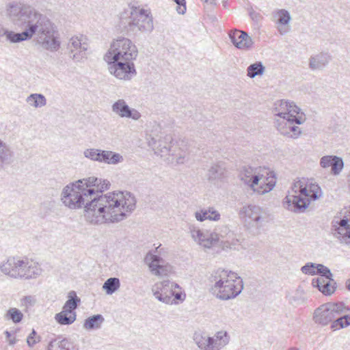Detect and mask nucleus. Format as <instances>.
<instances>
[{
	"instance_id": "f257e3e1",
	"label": "nucleus",
	"mask_w": 350,
	"mask_h": 350,
	"mask_svg": "<svg viewBox=\"0 0 350 350\" xmlns=\"http://www.w3.org/2000/svg\"><path fill=\"white\" fill-rule=\"evenodd\" d=\"M107 179L90 176L66 185L61 194L62 203L71 209L84 207L87 222L99 225L126 219L136 207L135 196L128 191L96 195L109 189Z\"/></svg>"
},
{
	"instance_id": "f03ea898",
	"label": "nucleus",
	"mask_w": 350,
	"mask_h": 350,
	"mask_svg": "<svg viewBox=\"0 0 350 350\" xmlns=\"http://www.w3.org/2000/svg\"><path fill=\"white\" fill-rule=\"evenodd\" d=\"M137 55L135 44L127 38L119 37L111 43L104 59L111 75L118 79L129 81L137 74L133 61Z\"/></svg>"
},
{
	"instance_id": "7ed1b4c3",
	"label": "nucleus",
	"mask_w": 350,
	"mask_h": 350,
	"mask_svg": "<svg viewBox=\"0 0 350 350\" xmlns=\"http://www.w3.org/2000/svg\"><path fill=\"white\" fill-rule=\"evenodd\" d=\"M5 14L16 27L25 29L31 39L33 36H39L53 24L33 5L21 1L6 3Z\"/></svg>"
},
{
	"instance_id": "20e7f679",
	"label": "nucleus",
	"mask_w": 350,
	"mask_h": 350,
	"mask_svg": "<svg viewBox=\"0 0 350 350\" xmlns=\"http://www.w3.org/2000/svg\"><path fill=\"white\" fill-rule=\"evenodd\" d=\"M120 28L129 36L150 33L154 29L151 12L144 8L132 7L120 15Z\"/></svg>"
},
{
	"instance_id": "39448f33",
	"label": "nucleus",
	"mask_w": 350,
	"mask_h": 350,
	"mask_svg": "<svg viewBox=\"0 0 350 350\" xmlns=\"http://www.w3.org/2000/svg\"><path fill=\"white\" fill-rule=\"evenodd\" d=\"M214 284L210 293L220 300H229L237 297L243 289V282L236 273L225 269H218L211 277Z\"/></svg>"
},
{
	"instance_id": "423d86ee",
	"label": "nucleus",
	"mask_w": 350,
	"mask_h": 350,
	"mask_svg": "<svg viewBox=\"0 0 350 350\" xmlns=\"http://www.w3.org/2000/svg\"><path fill=\"white\" fill-rule=\"evenodd\" d=\"M241 180L254 192L258 194L269 193L275 186V174L268 169L243 166L239 173Z\"/></svg>"
},
{
	"instance_id": "0eeeda50",
	"label": "nucleus",
	"mask_w": 350,
	"mask_h": 350,
	"mask_svg": "<svg viewBox=\"0 0 350 350\" xmlns=\"http://www.w3.org/2000/svg\"><path fill=\"white\" fill-rule=\"evenodd\" d=\"M291 193L283 199V207L295 213H304L306 209V183L304 179L293 183Z\"/></svg>"
},
{
	"instance_id": "6e6552de",
	"label": "nucleus",
	"mask_w": 350,
	"mask_h": 350,
	"mask_svg": "<svg viewBox=\"0 0 350 350\" xmlns=\"http://www.w3.org/2000/svg\"><path fill=\"white\" fill-rule=\"evenodd\" d=\"M348 312H350V308L343 302H328L315 310L313 318L317 323L326 325L332 323L338 315Z\"/></svg>"
},
{
	"instance_id": "1a4fd4ad",
	"label": "nucleus",
	"mask_w": 350,
	"mask_h": 350,
	"mask_svg": "<svg viewBox=\"0 0 350 350\" xmlns=\"http://www.w3.org/2000/svg\"><path fill=\"white\" fill-rule=\"evenodd\" d=\"M301 123V118L298 115L274 118V124L277 130L280 134L290 137H297L299 135L301 130L297 124Z\"/></svg>"
},
{
	"instance_id": "9d476101",
	"label": "nucleus",
	"mask_w": 350,
	"mask_h": 350,
	"mask_svg": "<svg viewBox=\"0 0 350 350\" xmlns=\"http://www.w3.org/2000/svg\"><path fill=\"white\" fill-rule=\"evenodd\" d=\"M230 342L226 331L217 332L213 336H201L196 343L201 350H220Z\"/></svg>"
},
{
	"instance_id": "9b49d317",
	"label": "nucleus",
	"mask_w": 350,
	"mask_h": 350,
	"mask_svg": "<svg viewBox=\"0 0 350 350\" xmlns=\"http://www.w3.org/2000/svg\"><path fill=\"white\" fill-rule=\"evenodd\" d=\"M148 141V146L153 149L156 154L161 157L170 155L174 145L172 135L164 133H161L156 136L150 135Z\"/></svg>"
},
{
	"instance_id": "f8f14e48",
	"label": "nucleus",
	"mask_w": 350,
	"mask_h": 350,
	"mask_svg": "<svg viewBox=\"0 0 350 350\" xmlns=\"http://www.w3.org/2000/svg\"><path fill=\"white\" fill-rule=\"evenodd\" d=\"M88 38L83 36L72 37L67 44L70 58L76 62H80L88 57L89 43Z\"/></svg>"
},
{
	"instance_id": "ddd939ff",
	"label": "nucleus",
	"mask_w": 350,
	"mask_h": 350,
	"mask_svg": "<svg viewBox=\"0 0 350 350\" xmlns=\"http://www.w3.org/2000/svg\"><path fill=\"white\" fill-rule=\"evenodd\" d=\"M209 233L208 232H204L200 229L193 228H191L190 232L192 238L201 246L206 248H211L213 245L216 244L220 237L224 238L225 235H228V229L224 227V231H219Z\"/></svg>"
},
{
	"instance_id": "4468645a",
	"label": "nucleus",
	"mask_w": 350,
	"mask_h": 350,
	"mask_svg": "<svg viewBox=\"0 0 350 350\" xmlns=\"http://www.w3.org/2000/svg\"><path fill=\"white\" fill-rule=\"evenodd\" d=\"M243 213L245 221L257 228L268 222L269 218V211L256 205H249L244 207Z\"/></svg>"
},
{
	"instance_id": "2eb2a0df",
	"label": "nucleus",
	"mask_w": 350,
	"mask_h": 350,
	"mask_svg": "<svg viewBox=\"0 0 350 350\" xmlns=\"http://www.w3.org/2000/svg\"><path fill=\"white\" fill-rule=\"evenodd\" d=\"M180 288L179 285L170 280L156 283L152 287L153 295L161 302L166 304L175 303L173 299V290Z\"/></svg>"
},
{
	"instance_id": "dca6fc26",
	"label": "nucleus",
	"mask_w": 350,
	"mask_h": 350,
	"mask_svg": "<svg viewBox=\"0 0 350 350\" xmlns=\"http://www.w3.org/2000/svg\"><path fill=\"white\" fill-rule=\"evenodd\" d=\"M38 42L46 50L57 51L60 47V41L54 24L37 37Z\"/></svg>"
},
{
	"instance_id": "f3484780",
	"label": "nucleus",
	"mask_w": 350,
	"mask_h": 350,
	"mask_svg": "<svg viewBox=\"0 0 350 350\" xmlns=\"http://www.w3.org/2000/svg\"><path fill=\"white\" fill-rule=\"evenodd\" d=\"M151 273L156 276L167 275L171 271V266L165 264L164 260L157 255L148 252L145 258Z\"/></svg>"
},
{
	"instance_id": "a211bd4d",
	"label": "nucleus",
	"mask_w": 350,
	"mask_h": 350,
	"mask_svg": "<svg viewBox=\"0 0 350 350\" xmlns=\"http://www.w3.org/2000/svg\"><path fill=\"white\" fill-rule=\"evenodd\" d=\"M112 111L122 118H128L137 121L142 117L141 113L135 108L130 107L124 99H119L111 105Z\"/></svg>"
},
{
	"instance_id": "6ab92c4d",
	"label": "nucleus",
	"mask_w": 350,
	"mask_h": 350,
	"mask_svg": "<svg viewBox=\"0 0 350 350\" xmlns=\"http://www.w3.org/2000/svg\"><path fill=\"white\" fill-rule=\"evenodd\" d=\"M229 38L232 43L239 49L248 51L254 45L253 39L247 32L234 29L229 33Z\"/></svg>"
},
{
	"instance_id": "aec40b11",
	"label": "nucleus",
	"mask_w": 350,
	"mask_h": 350,
	"mask_svg": "<svg viewBox=\"0 0 350 350\" xmlns=\"http://www.w3.org/2000/svg\"><path fill=\"white\" fill-rule=\"evenodd\" d=\"M272 111L275 118L295 116L299 115L300 109L293 102L280 100L274 103Z\"/></svg>"
},
{
	"instance_id": "412c9836",
	"label": "nucleus",
	"mask_w": 350,
	"mask_h": 350,
	"mask_svg": "<svg viewBox=\"0 0 350 350\" xmlns=\"http://www.w3.org/2000/svg\"><path fill=\"white\" fill-rule=\"evenodd\" d=\"M23 264L18 279H35L42 274V269L38 262L24 258Z\"/></svg>"
},
{
	"instance_id": "4be33fe9",
	"label": "nucleus",
	"mask_w": 350,
	"mask_h": 350,
	"mask_svg": "<svg viewBox=\"0 0 350 350\" xmlns=\"http://www.w3.org/2000/svg\"><path fill=\"white\" fill-rule=\"evenodd\" d=\"M334 234L341 241L350 244V206L338 226L335 227Z\"/></svg>"
},
{
	"instance_id": "5701e85b",
	"label": "nucleus",
	"mask_w": 350,
	"mask_h": 350,
	"mask_svg": "<svg viewBox=\"0 0 350 350\" xmlns=\"http://www.w3.org/2000/svg\"><path fill=\"white\" fill-rule=\"evenodd\" d=\"M320 165L323 168L331 167V172L338 175L344 167V162L341 157L335 155L323 156L320 159Z\"/></svg>"
},
{
	"instance_id": "b1692460",
	"label": "nucleus",
	"mask_w": 350,
	"mask_h": 350,
	"mask_svg": "<svg viewBox=\"0 0 350 350\" xmlns=\"http://www.w3.org/2000/svg\"><path fill=\"white\" fill-rule=\"evenodd\" d=\"M273 21L278 25V30L283 35L288 31V23L291 19L289 12L284 9L278 10L272 14Z\"/></svg>"
},
{
	"instance_id": "393cba45",
	"label": "nucleus",
	"mask_w": 350,
	"mask_h": 350,
	"mask_svg": "<svg viewBox=\"0 0 350 350\" xmlns=\"http://www.w3.org/2000/svg\"><path fill=\"white\" fill-rule=\"evenodd\" d=\"M311 284L313 287L317 288L324 295H331L336 288V282L331 277V279L323 278H314L312 280Z\"/></svg>"
},
{
	"instance_id": "a878e982",
	"label": "nucleus",
	"mask_w": 350,
	"mask_h": 350,
	"mask_svg": "<svg viewBox=\"0 0 350 350\" xmlns=\"http://www.w3.org/2000/svg\"><path fill=\"white\" fill-rule=\"evenodd\" d=\"M226 171V167L224 163H214L208 170L206 174L207 179L211 183L221 180L225 176Z\"/></svg>"
},
{
	"instance_id": "bb28decb",
	"label": "nucleus",
	"mask_w": 350,
	"mask_h": 350,
	"mask_svg": "<svg viewBox=\"0 0 350 350\" xmlns=\"http://www.w3.org/2000/svg\"><path fill=\"white\" fill-rule=\"evenodd\" d=\"M331 55L328 53H320L310 58L309 67L312 70L323 69L330 62Z\"/></svg>"
},
{
	"instance_id": "cd10ccee",
	"label": "nucleus",
	"mask_w": 350,
	"mask_h": 350,
	"mask_svg": "<svg viewBox=\"0 0 350 350\" xmlns=\"http://www.w3.org/2000/svg\"><path fill=\"white\" fill-rule=\"evenodd\" d=\"M308 275H319L318 278L331 279L333 276L330 269L322 264L308 262Z\"/></svg>"
},
{
	"instance_id": "c85d7f7f",
	"label": "nucleus",
	"mask_w": 350,
	"mask_h": 350,
	"mask_svg": "<svg viewBox=\"0 0 350 350\" xmlns=\"http://www.w3.org/2000/svg\"><path fill=\"white\" fill-rule=\"evenodd\" d=\"M16 265V257L10 256L6 259V260L2 262L0 265L1 271L12 278L16 279L17 269Z\"/></svg>"
},
{
	"instance_id": "c756f323",
	"label": "nucleus",
	"mask_w": 350,
	"mask_h": 350,
	"mask_svg": "<svg viewBox=\"0 0 350 350\" xmlns=\"http://www.w3.org/2000/svg\"><path fill=\"white\" fill-rule=\"evenodd\" d=\"M124 161L123 157L118 152L101 150L100 163L108 165H117Z\"/></svg>"
},
{
	"instance_id": "7c9ffc66",
	"label": "nucleus",
	"mask_w": 350,
	"mask_h": 350,
	"mask_svg": "<svg viewBox=\"0 0 350 350\" xmlns=\"http://www.w3.org/2000/svg\"><path fill=\"white\" fill-rule=\"evenodd\" d=\"M167 157L166 160L171 163L175 162L176 164H183L187 161L186 151L175 144L172 147L170 155Z\"/></svg>"
},
{
	"instance_id": "2f4dec72",
	"label": "nucleus",
	"mask_w": 350,
	"mask_h": 350,
	"mask_svg": "<svg viewBox=\"0 0 350 350\" xmlns=\"http://www.w3.org/2000/svg\"><path fill=\"white\" fill-rule=\"evenodd\" d=\"M81 299L77 297V293L74 291H71L68 294V300L63 306L64 312L68 313H76L75 310L77 308Z\"/></svg>"
},
{
	"instance_id": "473e14b6",
	"label": "nucleus",
	"mask_w": 350,
	"mask_h": 350,
	"mask_svg": "<svg viewBox=\"0 0 350 350\" xmlns=\"http://www.w3.org/2000/svg\"><path fill=\"white\" fill-rule=\"evenodd\" d=\"M13 157V152L9 146L0 139V167L4 164L10 163Z\"/></svg>"
},
{
	"instance_id": "72a5a7b5",
	"label": "nucleus",
	"mask_w": 350,
	"mask_h": 350,
	"mask_svg": "<svg viewBox=\"0 0 350 350\" xmlns=\"http://www.w3.org/2000/svg\"><path fill=\"white\" fill-rule=\"evenodd\" d=\"M104 321L105 319L101 314L93 315L85 320L83 328L87 330L99 329Z\"/></svg>"
},
{
	"instance_id": "f704fd0d",
	"label": "nucleus",
	"mask_w": 350,
	"mask_h": 350,
	"mask_svg": "<svg viewBox=\"0 0 350 350\" xmlns=\"http://www.w3.org/2000/svg\"><path fill=\"white\" fill-rule=\"evenodd\" d=\"M323 195L322 190L318 184L309 183L308 180V207L311 201L319 199Z\"/></svg>"
},
{
	"instance_id": "c9c22d12",
	"label": "nucleus",
	"mask_w": 350,
	"mask_h": 350,
	"mask_svg": "<svg viewBox=\"0 0 350 350\" xmlns=\"http://www.w3.org/2000/svg\"><path fill=\"white\" fill-rule=\"evenodd\" d=\"M23 29L24 31L21 33H16L12 31H4L3 35L6 36V38L9 41L13 43L31 40V38L29 37L26 29Z\"/></svg>"
},
{
	"instance_id": "e433bc0d",
	"label": "nucleus",
	"mask_w": 350,
	"mask_h": 350,
	"mask_svg": "<svg viewBox=\"0 0 350 350\" xmlns=\"http://www.w3.org/2000/svg\"><path fill=\"white\" fill-rule=\"evenodd\" d=\"M76 313H68V312L62 311L56 314L55 316V321L60 325H71L76 321Z\"/></svg>"
},
{
	"instance_id": "4c0bfd02",
	"label": "nucleus",
	"mask_w": 350,
	"mask_h": 350,
	"mask_svg": "<svg viewBox=\"0 0 350 350\" xmlns=\"http://www.w3.org/2000/svg\"><path fill=\"white\" fill-rule=\"evenodd\" d=\"M47 350H75V347L67 339L53 340L49 342Z\"/></svg>"
},
{
	"instance_id": "58836bf2",
	"label": "nucleus",
	"mask_w": 350,
	"mask_h": 350,
	"mask_svg": "<svg viewBox=\"0 0 350 350\" xmlns=\"http://www.w3.org/2000/svg\"><path fill=\"white\" fill-rule=\"evenodd\" d=\"M339 317H337L331 324V328L337 330L347 327L350 325V314L347 312L342 313Z\"/></svg>"
},
{
	"instance_id": "ea45409f",
	"label": "nucleus",
	"mask_w": 350,
	"mask_h": 350,
	"mask_svg": "<svg viewBox=\"0 0 350 350\" xmlns=\"http://www.w3.org/2000/svg\"><path fill=\"white\" fill-rule=\"evenodd\" d=\"M27 103L36 108L42 107L46 105V99L41 94H31L27 99Z\"/></svg>"
},
{
	"instance_id": "a19ab883",
	"label": "nucleus",
	"mask_w": 350,
	"mask_h": 350,
	"mask_svg": "<svg viewBox=\"0 0 350 350\" xmlns=\"http://www.w3.org/2000/svg\"><path fill=\"white\" fill-rule=\"evenodd\" d=\"M120 286V282L118 278H110L104 282L103 288L107 295H112L119 289Z\"/></svg>"
},
{
	"instance_id": "79ce46f5",
	"label": "nucleus",
	"mask_w": 350,
	"mask_h": 350,
	"mask_svg": "<svg viewBox=\"0 0 350 350\" xmlns=\"http://www.w3.org/2000/svg\"><path fill=\"white\" fill-rule=\"evenodd\" d=\"M265 66L262 65V62H256L254 64L250 65L247 68V75L250 78H254L258 75H263L265 72Z\"/></svg>"
},
{
	"instance_id": "37998d69",
	"label": "nucleus",
	"mask_w": 350,
	"mask_h": 350,
	"mask_svg": "<svg viewBox=\"0 0 350 350\" xmlns=\"http://www.w3.org/2000/svg\"><path fill=\"white\" fill-rule=\"evenodd\" d=\"M306 284L303 282L296 289L294 295L291 298V302L293 304H299L304 302L305 290Z\"/></svg>"
},
{
	"instance_id": "c03bdc74",
	"label": "nucleus",
	"mask_w": 350,
	"mask_h": 350,
	"mask_svg": "<svg viewBox=\"0 0 350 350\" xmlns=\"http://www.w3.org/2000/svg\"><path fill=\"white\" fill-rule=\"evenodd\" d=\"M5 317L8 319H11L14 323H17L22 321L23 314L18 309L11 308L7 311Z\"/></svg>"
},
{
	"instance_id": "a18cd8bd",
	"label": "nucleus",
	"mask_w": 350,
	"mask_h": 350,
	"mask_svg": "<svg viewBox=\"0 0 350 350\" xmlns=\"http://www.w3.org/2000/svg\"><path fill=\"white\" fill-rule=\"evenodd\" d=\"M101 149L87 148L83 151V156L93 161L100 163Z\"/></svg>"
},
{
	"instance_id": "49530a36",
	"label": "nucleus",
	"mask_w": 350,
	"mask_h": 350,
	"mask_svg": "<svg viewBox=\"0 0 350 350\" xmlns=\"http://www.w3.org/2000/svg\"><path fill=\"white\" fill-rule=\"evenodd\" d=\"M40 341V336H37V334L34 329H32L31 333L29 335L27 338V345L29 347H33L35 344Z\"/></svg>"
},
{
	"instance_id": "de8ad7c7",
	"label": "nucleus",
	"mask_w": 350,
	"mask_h": 350,
	"mask_svg": "<svg viewBox=\"0 0 350 350\" xmlns=\"http://www.w3.org/2000/svg\"><path fill=\"white\" fill-rule=\"evenodd\" d=\"M210 211L208 209L201 210L200 211L196 212L195 216L198 221H203L210 217Z\"/></svg>"
},
{
	"instance_id": "09e8293b",
	"label": "nucleus",
	"mask_w": 350,
	"mask_h": 350,
	"mask_svg": "<svg viewBox=\"0 0 350 350\" xmlns=\"http://www.w3.org/2000/svg\"><path fill=\"white\" fill-rule=\"evenodd\" d=\"M239 241L238 239H232V241L227 239L224 241V247L235 250V249H237V246L239 245Z\"/></svg>"
},
{
	"instance_id": "8fccbe9b",
	"label": "nucleus",
	"mask_w": 350,
	"mask_h": 350,
	"mask_svg": "<svg viewBox=\"0 0 350 350\" xmlns=\"http://www.w3.org/2000/svg\"><path fill=\"white\" fill-rule=\"evenodd\" d=\"M208 211H210V217L211 218H208V219L209 220H213V221H217L220 218V214L216 211L214 208H208Z\"/></svg>"
},
{
	"instance_id": "3c124183",
	"label": "nucleus",
	"mask_w": 350,
	"mask_h": 350,
	"mask_svg": "<svg viewBox=\"0 0 350 350\" xmlns=\"http://www.w3.org/2000/svg\"><path fill=\"white\" fill-rule=\"evenodd\" d=\"M23 259H24V258L16 257V268L17 269L16 279H18V278H19V275H20L21 270V267H23Z\"/></svg>"
},
{
	"instance_id": "603ef678",
	"label": "nucleus",
	"mask_w": 350,
	"mask_h": 350,
	"mask_svg": "<svg viewBox=\"0 0 350 350\" xmlns=\"http://www.w3.org/2000/svg\"><path fill=\"white\" fill-rule=\"evenodd\" d=\"M173 299L176 300H184L185 297V295H183L181 292L176 291V289L173 290Z\"/></svg>"
},
{
	"instance_id": "864d4df0",
	"label": "nucleus",
	"mask_w": 350,
	"mask_h": 350,
	"mask_svg": "<svg viewBox=\"0 0 350 350\" xmlns=\"http://www.w3.org/2000/svg\"><path fill=\"white\" fill-rule=\"evenodd\" d=\"M345 285L347 288L350 291V278L346 281Z\"/></svg>"
},
{
	"instance_id": "5fc2aeb1",
	"label": "nucleus",
	"mask_w": 350,
	"mask_h": 350,
	"mask_svg": "<svg viewBox=\"0 0 350 350\" xmlns=\"http://www.w3.org/2000/svg\"><path fill=\"white\" fill-rule=\"evenodd\" d=\"M301 271L304 273H306V271H307V269H306V265H304L301 269Z\"/></svg>"
},
{
	"instance_id": "6e6d98bb",
	"label": "nucleus",
	"mask_w": 350,
	"mask_h": 350,
	"mask_svg": "<svg viewBox=\"0 0 350 350\" xmlns=\"http://www.w3.org/2000/svg\"><path fill=\"white\" fill-rule=\"evenodd\" d=\"M5 334L6 335V337L9 338L11 336L10 333L8 331L5 332Z\"/></svg>"
},
{
	"instance_id": "4d7b16f0",
	"label": "nucleus",
	"mask_w": 350,
	"mask_h": 350,
	"mask_svg": "<svg viewBox=\"0 0 350 350\" xmlns=\"http://www.w3.org/2000/svg\"><path fill=\"white\" fill-rule=\"evenodd\" d=\"M4 31H5V29H0V35H1V34H3V32H4Z\"/></svg>"
},
{
	"instance_id": "13d9d810",
	"label": "nucleus",
	"mask_w": 350,
	"mask_h": 350,
	"mask_svg": "<svg viewBox=\"0 0 350 350\" xmlns=\"http://www.w3.org/2000/svg\"><path fill=\"white\" fill-rule=\"evenodd\" d=\"M14 343H15V342L14 340H10V345H13Z\"/></svg>"
},
{
	"instance_id": "bf43d9fd",
	"label": "nucleus",
	"mask_w": 350,
	"mask_h": 350,
	"mask_svg": "<svg viewBox=\"0 0 350 350\" xmlns=\"http://www.w3.org/2000/svg\"><path fill=\"white\" fill-rule=\"evenodd\" d=\"M288 350H299V349H296V348H291V349H289Z\"/></svg>"
}]
</instances>
